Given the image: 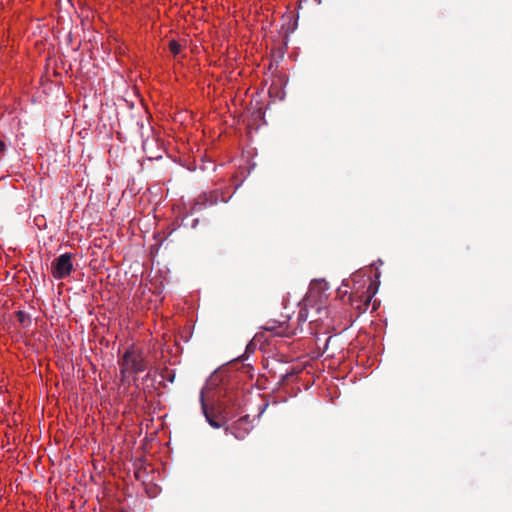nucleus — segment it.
Masks as SVG:
<instances>
[{
    "instance_id": "nucleus-9",
    "label": "nucleus",
    "mask_w": 512,
    "mask_h": 512,
    "mask_svg": "<svg viewBox=\"0 0 512 512\" xmlns=\"http://www.w3.org/2000/svg\"><path fill=\"white\" fill-rule=\"evenodd\" d=\"M119 365H120V380L122 383H126L127 382V373L129 372V370L124 365H122V363L120 361H119Z\"/></svg>"
},
{
    "instance_id": "nucleus-6",
    "label": "nucleus",
    "mask_w": 512,
    "mask_h": 512,
    "mask_svg": "<svg viewBox=\"0 0 512 512\" xmlns=\"http://www.w3.org/2000/svg\"><path fill=\"white\" fill-rule=\"evenodd\" d=\"M200 402H201L202 411H203L205 418H206L207 422L209 423V425L216 429L222 427V424L215 419V417L212 415L211 412L208 411L207 406L205 404V400H204V391L203 390L201 391Z\"/></svg>"
},
{
    "instance_id": "nucleus-10",
    "label": "nucleus",
    "mask_w": 512,
    "mask_h": 512,
    "mask_svg": "<svg viewBox=\"0 0 512 512\" xmlns=\"http://www.w3.org/2000/svg\"><path fill=\"white\" fill-rule=\"evenodd\" d=\"M307 317H308L307 310L305 308H301L299 311V314H298V320L300 322H304L307 320Z\"/></svg>"
},
{
    "instance_id": "nucleus-5",
    "label": "nucleus",
    "mask_w": 512,
    "mask_h": 512,
    "mask_svg": "<svg viewBox=\"0 0 512 512\" xmlns=\"http://www.w3.org/2000/svg\"><path fill=\"white\" fill-rule=\"evenodd\" d=\"M242 401H243V398H242V395H235L234 398L230 397V396H227L226 399L223 401V406H224V412L227 413V414H233L234 412H230L229 410L230 409H234V408H240L241 405H242Z\"/></svg>"
},
{
    "instance_id": "nucleus-8",
    "label": "nucleus",
    "mask_w": 512,
    "mask_h": 512,
    "mask_svg": "<svg viewBox=\"0 0 512 512\" xmlns=\"http://www.w3.org/2000/svg\"><path fill=\"white\" fill-rule=\"evenodd\" d=\"M169 50L170 52L173 54V55H178L181 51V45L175 41V40H172L170 41L169 43Z\"/></svg>"
},
{
    "instance_id": "nucleus-15",
    "label": "nucleus",
    "mask_w": 512,
    "mask_h": 512,
    "mask_svg": "<svg viewBox=\"0 0 512 512\" xmlns=\"http://www.w3.org/2000/svg\"><path fill=\"white\" fill-rule=\"evenodd\" d=\"M135 477H136V478H139V474H138V472H136V473H135Z\"/></svg>"
},
{
    "instance_id": "nucleus-12",
    "label": "nucleus",
    "mask_w": 512,
    "mask_h": 512,
    "mask_svg": "<svg viewBox=\"0 0 512 512\" xmlns=\"http://www.w3.org/2000/svg\"><path fill=\"white\" fill-rule=\"evenodd\" d=\"M6 145L3 141L0 140V160L3 158L5 153Z\"/></svg>"
},
{
    "instance_id": "nucleus-11",
    "label": "nucleus",
    "mask_w": 512,
    "mask_h": 512,
    "mask_svg": "<svg viewBox=\"0 0 512 512\" xmlns=\"http://www.w3.org/2000/svg\"><path fill=\"white\" fill-rule=\"evenodd\" d=\"M316 285H319L320 288H323V286H326V283L324 281L314 280L311 283V288L313 289Z\"/></svg>"
},
{
    "instance_id": "nucleus-4",
    "label": "nucleus",
    "mask_w": 512,
    "mask_h": 512,
    "mask_svg": "<svg viewBox=\"0 0 512 512\" xmlns=\"http://www.w3.org/2000/svg\"><path fill=\"white\" fill-rule=\"evenodd\" d=\"M252 421L249 415L240 417L231 426L225 428L226 433L232 434L236 439L243 440L252 430Z\"/></svg>"
},
{
    "instance_id": "nucleus-13",
    "label": "nucleus",
    "mask_w": 512,
    "mask_h": 512,
    "mask_svg": "<svg viewBox=\"0 0 512 512\" xmlns=\"http://www.w3.org/2000/svg\"><path fill=\"white\" fill-rule=\"evenodd\" d=\"M279 328H280V329H282V331H281V332H278L279 334L287 335V334H286V332H285V329H286V328H284V327H283V325H280V326H279Z\"/></svg>"
},
{
    "instance_id": "nucleus-3",
    "label": "nucleus",
    "mask_w": 512,
    "mask_h": 512,
    "mask_svg": "<svg viewBox=\"0 0 512 512\" xmlns=\"http://www.w3.org/2000/svg\"><path fill=\"white\" fill-rule=\"evenodd\" d=\"M374 294L375 292L372 291V284L370 283L367 289L362 291L361 293L352 292L350 294V304L355 310L359 312V314H362L367 311Z\"/></svg>"
},
{
    "instance_id": "nucleus-7",
    "label": "nucleus",
    "mask_w": 512,
    "mask_h": 512,
    "mask_svg": "<svg viewBox=\"0 0 512 512\" xmlns=\"http://www.w3.org/2000/svg\"><path fill=\"white\" fill-rule=\"evenodd\" d=\"M16 318L22 325H26V323H30V318L24 311H21V310L17 311Z\"/></svg>"
},
{
    "instance_id": "nucleus-1",
    "label": "nucleus",
    "mask_w": 512,
    "mask_h": 512,
    "mask_svg": "<svg viewBox=\"0 0 512 512\" xmlns=\"http://www.w3.org/2000/svg\"><path fill=\"white\" fill-rule=\"evenodd\" d=\"M120 362L129 370V373L132 374L141 373L147 368L142 352L136 351L133 348L128 349L124 353Z\"/></svg>"
},
{
    "instance_id": "nucleus-2",
    "label": "nucleus",
    "mask_w": 512,
    "mask_h": 512,
    "mask_svg": "<svg viewBox=\"0 0 512 512\" xmlns=\"http://www.w3.org/2000/svg\"><path fill=\"white\" fill-rule=\"evenodd\" d=\"M73 270L72 254L64 253L56 257L51 263V274L55 279L68 277Z\"/></svg>"
},
{
    "instance_id": "nucleus-14",
    "label": "nucleus",
    "mask_w": 512,
    "mask_h": 512,
    "mask_svg": "<svg viewBox=\"0 0 512 512\" xmlns=\"http://www.w3.org/2000/svg\"><path fill=\"white\" fill-rule=\"evenodd\" d=\"M268 329H269V330H271V331H274V330H275V328H274V327H270V328H268Z\"/></svg>"
}]
</instances>
